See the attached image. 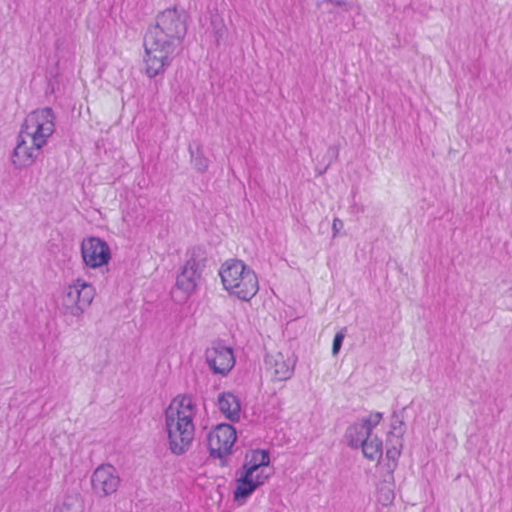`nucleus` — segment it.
I'll return each instance as SVG.
<instances>
[{"instance_id": "obj_1", "label": "nucleus", "mask_w": 512, "mask_h": 512, "mask_svg": "<svg viewBox=\"0 0 512 512\" xmlns=\"http://www.w3.org/2000/svg\"><path fill=\"white\" fill-rule=\"evenodd\" d=\"M188 14L176 6L158 13L144 36L145 71L149 78L163 74L182 49Z\"/></svg>"}, {"instance_id": "obj_2", "label": "nucleus", "mask_w": 512, "mask_h": 512, "mask_svg": "<svg viewBox=\"0 0 512 512\" xmlns=\"http://www.w3.org/2000/svg\"><path fill=\"white\" fill-rule=\"evenodd\" d=\"M54 119V112L49 107L34 111L25 118L11 154V162L16 169L34 163L55 130Z\"/></svg>"}, {"instance_id": "obj_3", "label": "nucleus", "mask_w": 512, "mask_h": 512, "mask_svg": "<svg viewBox=\"0 0 512 512\" xmlns=\"http://www.w3.org/2000/svg\"><path fill=\"white\" fill-rule=\"evenodd\" d=\"M269 464L268 450L252 449L246 452L244 463L235 473L234 501L244 504L257 488L265 484L272 475L270 469L267 471Z\"/></svg>"}, {"instance_id": "obj_4", "label": "nucleus", "mask_w": 512, "mask_h": 512, "mask_svg": "<svg viewBox=\"0 0 512 512\" xmlns=\"http://www.w3.org/2000/svg\"><path fill=\"white\" fill-rule=\"evenodd\" d=\"M224 289L242 301H250L258 292L256 273L242 260L229 259L219 270Z\"/></svg>"}, {"instance_id": "obj_5", "label": "nucleus", "mask_w": 512, "mask_h": 512, "mask_svg": "<svg viewBox=\"0 0 512 512\" xmlns=\"http://www.w3.org/2000/svg\"><path fill=\"white\" fill-rule=\"evenodd\" d=\"M165 426L171 453L177 456L185 454L194 439L192 414L170 406L165 412Z\"/></svg>"}, {"instance_id": "obj_6", "label": "nucleus", "mask_w": 512, "mask_h": 512, "mask_svg": "<svg viewBox=\"0 0 512 512\" xmlns=\"http://www.w3.org/2000/svg\"><path fill=\"white\" fill-rule=\"evenodd\" d=\"M236 439V429L232 424H218L207 434V448L210 457L219 459L221 466H227L226 456L232 453Z\"/></svg>"}, {"instance_id": "obj_7", "label": "nucleus", "mask_w": 512, "mask_h": 512, "mask_svg": "<svg viewBox=\"0 0 512 512\" xmlns=\"http://www.w3.org/2000/svg\"><path fill=\"white\" fill-rule=\"evenodd\" d=\"M205 363L213 374L227 376L235 365L232 348L223 342L214 343L205 350Z\"/></svg>"}, {"instance_id": "obj_8", "label": "nucleus", "mask_w": 512, "mask_h": 512, "mask_svg": "<svg viewBox=\"0 0 512 512\" xmlns=\"http://www.w3.org/2000/svg\"><path fill=\"white\" fill-rule=\"evenodd\" d=\"M81 255L86 266L98 268L107 265L111 259L110 247L99 237H89L81 244Z\"/></svg>"}, {"instance_id": "obj_9", "label": "nucleus", "mask_w": 512, "mask_h": 512, "mask_svg": "<svg viewBox=\"0 0 512 512\" xmlns=\"http://www.w3.org/2000/svg\"><path fill=\"white\" fill-rule=\"evenodd\" d=\"M120 478L114 466L100 465L91 476V485L94 494L98 497H107L115 493L119 487Z\"/></svg>"}, {"instance_id": "obj_10", "label": "nucleus", "mask_w": 512, "mask_h": 512, "mask_svg": "<svg viewBox=\"0 0 512 512\" xmlns=\"http://www.w3.org/2000/svg\"><path fill=\"white\" fill-rule=\"evenodd\" d=\"M204 260V258L200 259L196 250L193 249L190 258L186 261L182 271L177 275L176 287L178 289L182 290L187 295L195 291L204 267V265H201V261Z\"/></svg>"}, {"instance_id": "obj_11", "label": "nucleus", "mask_w": 512, "mask_h": 512, "mask_svg": "<svg viewBox=\"0 0 512 512\" xmlns=\"http://www.w3.org/2000/svg\"><path fill=\"white\" fill-rule=\"evenodd\" d=\"M217 405L219 410L231 422H238L240 419L241 404L237 396L232 392H222L218 395Z\"/></svg>"}, {"instance_id": "obj_12", "label": "nucleus", "mask_w": 512, "mask_h": 512, "mask_svg": "<svg viewBox=\"0 0 512 512\" xmlns=\"http://www.w3.org/2000/svg\"><path fill=\"white\" fill-rule=\"evenodd\" d=\"M76 287V294L78 297V306L74 308V312L72 315L75 317H79L83 314L84 310L92 303L94 298V288L92 285L86 283L81 279H77L74 282Z\"/></svg>"}, {"instance_id": "obj_13", "label": "nucleus", "mask_w": 512, "mask_h": 512, "mask_svg": "<svg viewBox=\"0 0 512 512\" xmlns=\"http://www.w3.org/2000/svg\"><path fill=\"white\" fill-rule=\"evenodd\" d=\"M370 435L371 432L366 429L365 424L359 420L347 427L344 437L349 447L358 449Z\"/></svg>"}, {"instance_id": "obj_14", "label": "nucleus", "mask_w": 512, "mask_h": 512, "mask_svg": "<svg viewBox=\"0 0 512 512\" xmlns=\"http://www.w3.org/2000/svg\"><path fill=\"white\" fill-rule=\"evenodd\" d=\"M404 409L401 411H394L391 416V424H390V431L388 433L389 437H394L395 440H397V443L400 447H402V437L406 430V425L403 420Z\"/></svg>"}, {"instance_id": "obj_15", "label": "nucleus", "mask_w": 512, "mask_h": 512, "mask_svg": "<svg viewBox=\"0 0 512 512\" xmlns=\"http://www.w3.org/2000/svg\"><path fill=\"white\" fill-rule=\"evenodd\" d=\"M401 448L399 444L397 443V440L392 444L390 448L386 451V457L389 460V462L385 465L386 466V472L384 474V481L387 483H390L394 480V470L397 466V459L399 458L401 454Z\"/></svg>"}, {"instance_id": "obj_16", "label": "nucleus", "mask_w": 512, "mask_h": 512, "mask_svg": "<svg viewBox=\"0 0 512 512\" xmlns=\"http://www.w3.org/2000/svg\"><path fill=\"white\" fill-rule=\"evenodd\" d=\"M382 440L378 438V436H372L363 442V444L360 446L362 448V452L364 457H366L369 460H375L382 456Z\"/></svg>"}, {"instance_id": "obj_17", "label": "nucleus", "mask_w": 512, "mask_h": 512, "mask_svg": "<svg viewBox=\"0 0 512 512\" xmlns=\"http://www.w3.org/2000/svg\"><path fill=\"white\" fill-rule=\"evenodd\" d=\"M294 372V364L289 360H285L282 354H278L274 362V376L278 381H285L292 377Z\"/></svg>"}, {"instance_id": "obj_18", "label": "nucleus", "mask_w": 512, "mask_h": 512, "mask_svg": "<svg viewBox=\"0 0 512 512\" xmlns=\"http://www.w3.org/2000/svg\"><path fill=\"white\" fill-rule=\"evenodd\" d=\"M189 152L193 167L200 173L206 172L209 166V159L204 155L202 146L196 143L194 149L193 146L190 145Z\"/></svg>"}, {"instance_id": "obj_19", "label": "nucleus", "mask_w": 512, "mask_h": 512, "mask_svg": "<svg viewBox=\"0 0 512 512\" xmlns=\"http://www.w3.org/2000/svg\"><path fill=\"white\" fill-rule=\"evenodd\" d=\"M393 482H394V480L390 483H387L383 480V484L378 488V492H377L378 501L383 506L390 505L395 498Z\"/></svg>"}, {"instance_id": "obj_20", "label": "nucleus", "mask_w": 512, "mask_h": 512, "mask_svg": "<svg viewBox=\"0 0 512 512\" xmlns=\"http://www.w3.org/2000/svg\"><path fill=\"white\" fill-rule=\"evenodd\" d=\"M63 306L66 307L67 312H69L72 315V312H74V308L78 306V297L76 294V287L74 283L72 285H69L63 295Z\"/></svg>"}, {"instance_id": "obj_21", "label": "nucleus", "mask_w": 512, "mask_h": 512, "mask_svg": "<svg viewBox=\"0 0 512 512\" xmlns=\"http://www.w3.org/2000/svg\"><path fill=\"white\" fill-rule=\"evenodd\" d=\"M55 509L61 512H82L79 501L73 497L65 498L62 504L56 506Z\"/></svg>"}, {"instance_id": "obj_22", "label": "nucleus", "mask_w": 512, "mask_h": 512, "mask_svg": "<svg viewBox=\"0 0 512 512\" xmlns=\"http://www.w3.org/2000/svg\"><path fill=\"white\" fill-rule=\"evenodd\" d=\"M383 417V414L380 412L371 413L368 417L360 419V421L365 424L366 429H368L371 433L372 430L379 424Z\"/></svg>"}, {"instance_id": "obj_23", "label": "nucleus", "mask_w": 512, "mask_h": 512, "mask_svg": "<svg viewBox=\"0 0 512 512\" xmlns=\"http://www.w3.org/2000/svg\"><path fill=\"white\" fill-rule=\"evenodd\" d=\"M346 328H342L339 332H337L333 339L332 344V354L337 355L342 347L343 340L345 338Z\"/></svg>"}, {"instance_id": "obj_24", "label": "nucleus", "mask_w": 512, "mask_h": 512, "mask_svg": "<svg viewBox=\"0 0 512 512\" xmlns=\"http://www.w3.org/2000/svg\"><path fill=\"white\" fill-rule=\"evenodd\" d=\"M179 405L181 408L187 409L189 411H192L195 407V404L191 398V396L184 395L182 396Z\"/></svg>"}, {"instance_id": "obj_25", "label": "nucleus", "mask_w": 512, "mask_h": 512, "mask_svg": "<svg viewBox=\"0 0 512 512\" xmlns=\"http://www.w3.org/2000/svg\"><path fill=\"white\" fill-rule=\"evenodd\" d=\"M323 3L331 4L334 7H341L344 11H348L351 7L350 3L342 0H324Z\"/></svg>"}, {"instance_id": "obj_26", "label": "nucleus", "mask_w": 512, "mask_h": 512, "mask_svg": "<svg viewBox=\"0 0 512 512\" xmlns=\"http://www.w3.org/2000/svg\"><path fill=\"white\" fill-rule=\"evenodd\" d=\"M342 226H343V223H342V221H341L340 219L335 218V219L333 220L332 229H333V232H334V236L336 235V233L338 232V230H339L340 228H342Z\"/></svg>"}, {"instance_id": "obj_27", "label": "nucleus", "mask_w": 512, "mask_h": 512, "mask_svg": "<svg viewBox=\"0 0 512 512\" xmlns=\"http://www.w3.org/2000/svg\"><path fill=\"white\" fill-rule=\"evenodd\" d=\"M53 512H61V511H57L55 508H54V511Z\"/></svg>"}]
</instances>
